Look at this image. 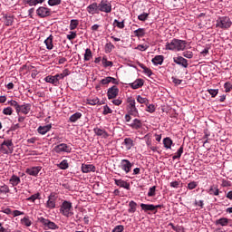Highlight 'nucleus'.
<instances>
[{
	"mask_svg": "<svg viewBox=\"0 0 232 232\" xmlns=\"http://www.w3.org/2000/svg\"><path fill=\"white\" fill-rule=\"evenodd\" d=\"M186 44H188V42L174 38L166 44L165 49L172 52H180L186 49Z\"/></svg>",
	"mask_w": 232,
	"mask_h": 232,
	"instance_id": "obj_1",
	"label": "nucleus"
},
{
	"mask_svg": "<svg viewBox=\"0 0 232 232\" xmlns=\"http://www.w3.org/2000/svg\"><path fill=\"white\" fill-rule=\"evenodd\" d=\"M60 213L66 218L73 217V205L68 200H64L60 206Z\"/></svg>",
	"mask_w": 232,
	"mask_h": 232,
	"instance_id": "obj_2",
	"label": "nucleus"
},
{
	"mask_svg": "<svg viewBox=\"0 0 232 232\" xmlns=\"http://www.w3.org/2000/svg\"><path fill=\"white\" fill-rule=\"evenodd\" d=\"M232 26V21L229 16H219L216 21V28H221V30H229Z\"/></svg>",
	"mask_w": 232,
	"mask_h": 232,
	"instance_id": "obj_3",
	"label": "nucleus"
},
{
	"mask_svg": "<svg viewBox=\"0 0 232 232\" xmlns=\"http://www.w3.org/2000/svg\"><path fill=\"white\" fill-rule=\"evenodd\" d=\"M127 111L129 115H132V117H139V109H137V102L133 97L127 98Z\"/></svg>",
	"mask_w": 232,
	"mask_h": 232,
	"instance_id": "obj_4",
	"label": "nucleus"
},
{
	"mask_svg": "<svg viewBox=\"0 0 232 232\" xmlns=\"http://www.w3.org/2000/svg\"><path fill=\"white\" fill-rule=\"evenodd\" d=\"M98 6L100 8V13L102 14H111L112 5L111 1L110 0H100L98 3Z\"/></svg>",
	"mask_w": 232,
	"mask_h": 232,
	"instance_id": "obj_5",
	"label": "nucleus"
},
{
	"mask_svg": "<svg viewBox=\"0 0 232 232\" xmlns=\"http://www.w3.org/2000/svg\"><path fill=\"white\" fill-rule=\"evenodd\" d=\"M57 198H59L57 193L51 192V194L48 196V200L45 204V208H47L48 209H55L57 206Z\"/></svg>",
	"mask_w": 232,
	"mask_h": 232,
	"instance_id": "obj_6",
	"label": "nucleus"
},
{
	"mask_svg": "<svg viewBox=\"0 0 232 232\" xmlns=\"http://www.w3.org/2000/svg\"><path fill=\"white\" fill-rule=\"evenodd\" d=\"M38 222H40V224H43V226H44V227H47L48 229H59V226L55 224V222H53L50 219H46L43 217L38 218Z\"/></svg>",
	"mask_w": 232,
	"mask_h": 232,
	"instance_id": "obj_7",
	"label": "nucleus"
},
{
	"mask_svg": "<svg viewBox=\"0 0 232 232\" xmlns=\"http://www.w3.org/2000/svg\"><path fill=\"white\" fill-rule=\"evenodd\" d=\"M36 14L38 15V17H41V19L50 17V15H52V9L44 6H40L36 9Z\"/></svg>",
	"mask_w": 232,
	"mask_h": 232,
	"instance_id": "obj_8",
	"label": "nucleus"
},
{
	"mask_svg": "<svg viewBox=\"0 0 232 232\" xmlns=\"http://www.w3.org/2000/svg\"><path fill=\"white\" fill-rule=\"evenodd\" d=\"M55 153H72V147L66 143H60L54 147Z\"/></svg>",
	"mask_w": 232,
	"mask_h": 232,
	"instance_id": "obj_9",
	"label": "nucleus"
},
{
	"mask_svg": "<svg viewBox=\"0 0 232 232\" xmlns=\"http://www.w3.org/2000/svg\"><path fill=\"white\" fill-rule=\"evenodd\" d=\"M119 168H121L122 171L128 174L130 173V171H131V168H133V163H131V161L129 160H121Z\"/></svg>",
	"mask_w": 232,
	"mask_h": 232,
	"instance_id": "obj_10",
	"label": "nucleus"
},
{
	"mask_svg": "<svg viewBox=\"0 0 232 232\" xmlns=\"http://www.w3.org/2000/svg\"><path fill=\"white\" fill-rule=\"evenodd\" d=\"M32 110V104L24 102L22 105H19L16 111L17 115L23 113L24 115H28Z\"/></svg>",
	"mask_w": 232,
	"mask_h": 232,
	"instance_id": "obj_11",
	"label": "nucleus"
},
{
	"mask_svg": "<svg viewBox=\"0 0 232 232\" xmlns=\"http://www.w3.org/2000/svg\"><path fill=\"white\" fill-rule=\"evenodd\" d=\"M41 169H43L41 166L30 167L25 169V173L31 177H38L39 173H41Z\"/></svg>",
	"mask_w": 232,
	"mask_h": 232,
	"instance_id": "obj_12",
	"label": "nucleus"
},
{
	"mask_svg": "<svg viewBox=\"0 0 232 232\" xmlns=\"http://www.w3.org/2000/svg\"><path fill=\"white\" fill-rule=\"evenodd\" d=\"M87 12L88 14H91V15H95V14H101L99 3L93 2L92 4L89 5L87 6Z\"/></svg>",
	"mask_w": 232,
	"mask_h": 232,
	"instance_id": "obj_13",
	"label": "nucleus"
},
{
	"mask_svg": "<svg viewBox=\"0 0 232 232\" xmlns=\"http://www.w3.org/2000/svg\"><path fill=\"white\" fill-rule=\"evenodd\" d=\"M117 95H119V87H117V85H113L108 89L107 97L109 101H111V99H115Z\"/></svg>",
	"mask_w": 232,
	"mask_h": 232,
	"instance_id": "obj_14",
	"label": "nucleus"
},
{
	"mask_svg": "<svg viewBox=\"0 0 232 232\" xmlns=\"http://www.w3.org/2000/svg\"><path fill=\"white\" fill-rule=\"evenodd\" d=\"M93 132L95 133V135H97V137H102V139H108V137H110L108 131L99 127L94 128Z\"/></svg>",
	"mask_w": 232,
	"mask_h": 232,
	"instance_id": "obj_15",
	"label": "nucleus"
},
{
	"mask_svg": "<svg viewBox=\"0 0 232 232\" xmlns=\"http://www.w3.org/2000/svg\"><path fill=\"white\" fill-rule=\"evenodd\" d=\"M173 62L176 64H179V66H182L183 68H188V61L182 56L174 57Z\"/></svg>",
	"mask_w": 232,
	"mask_h": 232,
	"instance_id": "obj_16",
	"label": "nucleus"
},
{
	"mask_svg": "<svg viewBox=\"0 0 232 232\" xmlns=\"http://www.w3.org/2000/svg\"><path fill=\"white\" fill-rule=\"evenodd\" d=\"M82 171L83 173H91V171H92V173H95L96 168L93 164L82 163Z\"/></svg>",
	"mask_w": 232,
	"mask_h": 232,
	"instance_id": "obj_17",
	"label": "nucleus"
},
{
	"mask_svg": "<svg viewBox=\"0 0 232 232\" xmlns=\"http://www.w3.org/2000/svg\"><path fill=\"white\" fill-rule=\"evenodd\" d=\"M114 184L119 188H123L124 189L130 190V183L127 181H124V179H114Z\"/></svg>",
	"mask_w": 232,
	"mask_h": 232,
	"instance_id": "obj_18",
	"label": "nucleus"
},
{
	"mask_svg": "<svg viewBox=\"0 0 232 232\" xmlns=\"http://www.w3.org/2000/svg\"><path fill=\"white\" fill-rule=\"evenodd\" d=\"M9 184H11L13 188H15V186H19V184H21V178H19L15 174H13L9 179Z\"/></svg>",
	"mask_w": 232,
	"mask_h": 232,
	"instance_id": "obj_19",
	"label": "nucleus"
},
{
	"mask_svg": "<svg viewBox=\"0 0 232 232\" xmlns=\"http://www.w3.org/2000/svg\"><path fill=\"white\" fill-rule=\"evenodd\" d=\"M52 130V124H47L45 126H39L37 131L40 135H46L48 131Z\"/></svg>",
	"mask_w": 232,
	"mask_h": 232,
	"instance_id": "obj_20",
	"label": "nucleus"
},
{
	"mask_svg": "<svg viewBox=\"0 0 232 232\" xmlns=\"http://www.w3.org/2000/svg\"><path fill=\"white\" fill-rule=\"evenodd\" d=\"M129 126L132 130H140L142 128V121L139 119H134Z\"/></svg>",
	"mask_w": 232,
	"mask_h": 232,
	"instance_id": "obj_21",
	"label": "nucleus"
},
{
	"mask_svg": "<svg viewBox=\"0 0 232 232\" xmlns=\"http://www.w3.org/2000/svg\"><path fill=\"white\" fill-rule=\"evenodd\" d=\"M144 86V80L137 79L132 83H130V87L132 90H139V88H142Z\"/></svg>",
	"mask_w": 232,
	"mask_h": 232,
	"instance_id": "obj_22",
	"label": "nucleus"
},
{
	"mask_svg": "<svg viewBox=\"0 0 232 232\" xmlns=\"http://www.w3.org/2000/svg\"><path fill=\"white\" fill-rule=\"evenodd\" d=\"M44 44L47 50H53V35L51 34L50 36H48L44 40Z\"/></svg>",
	"mask_w": 232,
	"mask_h": 232,
	"instance_id": "obj_23",
	"label": "nucleus"
},
{
	"mask_svg": "<svg viewBox=\"0 0 232 232\" xmlns=\"http://www.w3.org/2000/svg\"><path fill=\"white\" fill-rule=\"evenodd\" d=\"M140 208H141L142 211H144L145 213H148V211H153L155 213V205H153V204L141 203Z\"/></svg>",
	"mask_w": 232,
	"mask_h": 232,
	"instance_id": "obj_24",
	"label": "nucleus"
},
{
	"mask_svg": "<svg viewBox=\"0 0 232 232\" xmlns=\"http://www.w3.org/2000/svg\"><path fill=\"white\" fill-rule=\"evenodd\" d=\"M44 81L45 82H48L49 84H53V86H59V83L57 82V80L55 78V75L53 76V75H48L46 76Z\"/></svg>",
	"mask_w": 232,
	"mask_h": 232,
	"instance_id": "obj_25",
	"label": "nucleus"
},
{
	"mask_svg": "<svg viewBox=\"0 0 232 232\" xmlns=\"http://www.w3.org/2000/svg\"><path fill=\"white\" fill-rule=\"evenodd\" d=\"M152 63L155 66H160L162 65V63H164V56L163 55H156L152 60H151Z\"/></svg>",
	"mask_w": 232,
	"mask_h": 232,
	"instance_id": "obj_26",
	"label": "nucleus"
},
{
	"mask_svg": "<svg viewBox=\"0 0 232 232\" xmlns=\"http://www.w3.org/2000/svg\"><path fill=\"white\" fill-rule=\"evenodd\" d=\"M216 226H222V227H226L229 224V219L227 218H220L215 221Z\"/></svg>",
	"mask_w": 232,
	"mask_h": 232,
	"instance_id": "obj_27",
	"label": "nucleus"
},
{
	"mask_svg": "<svg viewBox=\"0 0 232 232\" xmlns=\"http://www.w3.org/2000/svg\"><path fill=\"white\" fill-rule=\"evenodd\" d=\"M138 65L140 66V68H142L143 73H145V75H147L148 77H151V75H153V71L146 67L143 63L138 62Z\"/></svg>",
	"mask_w": 232,
	"mask_h": 232,
	"instance_id": "obj_28",
	"label": "nucleus"
},
{
	"mask_svg": "<svg viewBox=\"0 0 232 232\" xmlns=\"http://www.w3.org/2000/svg\"><path fill=\"white\" fill-rule=\"evenodd\" d=\"M2 145L9 150V153H14V142H12V140H4Z\"/></svg>",
	"mask_w": 232,
	"mask_h": 232,
	"instance_id": "obj_29",
	"label": "nucleus"
},
{
	"mask_svg": "<svg viewBox=\"0 0 232 232\" xmlns=\"http://www.w3.org/2000/svg\"><path fill=\"white\" fill-rule=\"evenodd\" d=\"M173 144V140L171 138L167 137L163 139V146L166 148V150H171V146Z\"/></svg>",
	"mask_w": 232,
	"mask_h": 232,
	"instance_id": "obj_30",
	"label": "nucleus"
},
{
	"mask_svg": "<svg viewBox=\"0 0 232 232\" xmlns=\"http://www.w3.org/2000/svg\"><path fill=\"white\" fill-rule=\"evenodd\" d=\"M4 23L5 26H12L14 24V16L5 14Z\"/></svg>",
	"mask_w": 232,
	"mask_h": 232,
	"instance_id": "obj_31",
	"label": "nucleus"
},
{
	"mask_svg": "<svg viewBox=\"0 0 232 232\" xmlns=\"http://www.w3.org/2000/svg\"><path fill=\"white\" fill-rule=\"evenodd\" d=\"M137 211V202L131 200L129 203L128 213H135Z\"/></svg>",
	"mask_w": 232,
	"mask_h": 232,
	"instance_id": "obj_32",
	"label": "nucleus"
},
{
	"mask_svg": "<svg viewBox=\"0 0 232 232\" xmlns=\"http://www.w3.org/2000/svg\"><path fill=\"white\" fill-rule=\"evenodd\" d=\"M135 37H144L146 35V29L139 28L133 32Z\"/></svg>",
	"mask_w": 232,
	"mask_h": 232,
	"instance_id": "obj_33",
	"label": "nucleus"
},
{
	"mask_svg": "<svg viewBox=\"0 0 232 232\" xmlns=\"http://www.w3.org/2000/svg\"><path fill=\"white\" fill-rule=\"evenodd\" d=\"M123 144L126 146L127 150H131V148H133V140H131V138H125Z\"/></svg>",
	"mask_w": 232,
	"mask_h": 232,
	"instance_id": "obj_34",
	"label": "nucleus"
},
{
	"mask_svg": "<svg viewBox=\"0 0 232 232\" xmlns=\"http://www.w3.org/2000/svg\"><path fill=\"white\" fill-rule=\"evenodd\" d=\"M81 117H82V113L76 112V113L71 115V117L69 118V121H70V122H77V121H79V119H81Z\"/></svg>",
	"mask_w": 232,
	"mask_h": 232,
	"instance_id": "obj_35",
	"label": "nucleus"
},
{
	"mask_svg": "<svg viewBox=\"0 0 232 232\" xmlns=\"http://www.w3.org/2000/svg\"><path fill=\"white\" fill-rule=\"evenodd\" d=\"M57 168H59L60 169H68V168H70L68 160H63L61 163L57 164Z\"/></svg>",
	"mask_w": 232,
	"mask_h": 232,
	"instance_id": "obj_36",
	"label": "nucleus"
},
{
	"mask_svg": "<svg viewBox=\"0 0 232 232\" xmlns=\"http://www.w3.org/2000/svg\"><path fill=\"white\" fill-rule=\"evenodd\" d=\"M102 64L104 68H108L113 66V62L108 61V58H106V56H103L102 59Z\"/></svg>",
	"mask_w": 232,
	"mask_h": 232,
	"instance_id": "obj_37",
	"label": "nucleus"
},
{
	"mask_svg": "<svg viewBox=\"0 0 232 232\" xmlns=\"http://www.w3.org/2000/svg\"><path fill=\"white\" fill-rule=\"evenodd\" d=\"M26 200L28 202H35L36 200H41V193H35L32 195L31 197L27 198Z\"/></svg>",
	"mask_w": 232,
	"mask_h": 232,
	"instance_id": "obj_38",
	"label": "nucleus"
},
{
	"mask_svg": "<svg viewBox=\"0 0 232 232\" xmlns=\"http://www.w3.org/2000/svg\"><path fill=\"white\" fill-rule=\"evenodd\" d=\"M136 101L137 102H139L140 104H146V106H148L149 102H150V100H148V98H144L140 95H138L136 97Z\"/></svg>",
	"mask_w": 232,
	"mask_h": 232,
	"instance_id": "obj_39",
	"label": "nucleus"
},
{
	"mask_svg": "<svg viewBox=\"0 0 232 232\" xmlns=\"http://www.w3.org/2000/svg\"><path fill=\"white\" fill-rule=\"evenodd\" d=\"M92 57H93V54L92 53V49L87 48L85 50V53H84V57H83L84 61H91L92 59Z\"/></svg>",
	"mask_w": 232,
	"mask_h": 232,
	"instance_id": "obj_40",
	"label": "nucleus"
},
{
	"mask_svg": "<svg viewBox=\"0 0 232 232\" xmlns=\"http://www.w3.org/2000/svg\"><path fill=\"white\" fill-rule=\"evenodd\" d=\"M182 153H184V146H181L176 152V154L172 157L173 160H177V159H180L182 157Z\"/></svg>",
	"mask_w": 232,
	"mask_h": 232,
	"instance_id": "obj_41",
	"label": "nucleus"
},
{
	"mask_svg": "<svg viewBox=\"0 0 232 232\" xmlns=\"http://www.w3.org/2000/svg\"><path fill=\"white\" fill-rule=\"evenodd\" d=\"M113 26L116 28H120V30H122L126 25L124 24V20H122L121 22H119V20L115 19L113 21Z\"/></svg>",
	"mask_w": 232,
	"mask_h": 232,
	"instance_id": "obj_42",
	"label": "nucleus"
},
{
	"mask_svg": "<svg viewBox=\"0 0 232 232\" xmlns=\"http://www.w3.org/2000/svg\"><path fill=\"white\" fill-rule=\"evenodd\" d=\"M113 49H115V45H113L111 42H109L105 44V53H111Z\"/></svg>",
	"mask_w": 232,
	"mask_h": 232,
	"instance_id": "obj_43",
	"label": "nucleus"
},
{
	"mask_svg": "<svg viewBox=\"0 0 232 232\" xmlns=\"http://www.w3.org/2000/svg\"><path fill=\"white\" fill-rule=\"evenodd\" d=\"M77 26H79V20L77 19H72L70 21V25H69V29L70 30H75L77 28Z\"/></svg>",
	"mask_w": 232,
	"mask_h": 232,
	"instance_id": "obj_44",
	"label": "nucleus"
},
{
	"mask_svg": "<svg viewBox=\"0 0 232 232\" xmlns=\"http://www.w3.org/2000/svg\"><path fill=\"white\" fill-rule=\"evenodd\" d=\"M21 224H23V226H25L26 227H30V226H32V220H30V218L28 217H24L21 219Z\"/></svg>",
	"mask_w": 232,
	"mask_h": 232,
	"instance_id": "obj_45",
	"label": "nucleus"
},
{
	"mask_svg": "<svg viewBox=\"0 0 232 232\" xmlns=\"http://www.w3.org/2000/svg\"><path fill=\"white\" fill-rule=\"evenodd\" d=\"M208 193L210 195H214L215 197H218V195L220 194V190L217 188L210 187V188L208 189Z\"/></svg>",
	"mask_w": 232,
	"mask_h": 232,
	"instance_id": "obj_46",
	"label": "nucleus"
},
{
	"mask_svg": "<svg viewBox=\"0 0 232 232\" xmlns=\"http://www.w3.org/2000/svg\"><path fill=\"white\" fill-rule=\"evenodd\" d=\"M0 193H3L4 195H6V193H10V188L8 185L4 184L3 186H0Z\"/></svg>",
	"mask_w": 232,
	"mask_h": 232,
	"instance_id": "obj_47",
	"label": "nucleus"
},
{
	"mask_svg": "<svg viewBox=\"0 0 232 232\" xmlns=\"http://www.w3.org/2000/svg\"><path fill=\"white\" fill-rule=\"evenodd\" d=\"M148 17H150V13H142L138 15L139 21H148Z\"/></svg>",
	"mask_w": 232,
	"mask_h": 232,
	"instance_id": "obj_48",
	"label": "nucleus"
},
{
	"mask_svg": "<svg viewBox=\"0 0 232 232\" xmlns=\"http://www.w3.org/2000/svg\"><path fill=\"white\" fill-rule=\"evenodd\" d=\"M49 6H59L61 3H63V0H48Z\"/></svg>",
	"mask_w": 232,
	"mask_h": 232,
	"instance_id": "obj_49",
	"label": "nucleus"
},
{
	"mask_svg": "<svg viewBox=\"0 0 232 232\" xmlns=\"http://www.w3.org/2000/svg\"><path fill=\"white\" fill-rule=\"evenodd\" d=\"M2 113L4 115H12V113H14V109H12V107H5L3 109Z\"/></svg>",
	"mask_w": 232,
	"mask_h": 232,
	"instance_id": "obj_50",
	"label": "nucleus"
},
{
	"mask_svg": "<svg viewBox=\"0 0 232 232\" xmlns=\"http://www.w3.org/2000/svg\"><path fill=\"white\" fill-rule=\"evenodd\" d=\"M100 101L99 98H93V99H88L87 104H90L91 106H95L99 104Z\"/></svg>",
	"mask_w": 232,
	"mask_h": 232,
	"instance_id": "obj_51",
	"label": "nucleus"
},
{
	"mask_svg": "<svg viewBox=\"0 0 232 232\" xmlns=\"http://www.w3.org/2000/svg\"><path fill=\"white\" fill-rule=\"evenodd\" d=\"M7 104H9L10 106H13V108H14L15 111H17V109L20 106L19 102H17L15 100H11V101L7 102Z\"/></svg>",
	"mask_w": 232,
	"mask_h": 232,
	"instance_id": "obj_52",
	"label": "nucleus"
},
{
	"mask_svg": "<svg viewBox=\"0 0 232 232\" xmlns=\"http://www.w3.org/2000/svg\"><path fill=\"white\" fill-rule=\"evenodd\" d=\"M24 5L28 6H37V0H24Z\"/></svg>",
	"mask_w": 232,
	"mask_h": 232,
	"instance_id": "obj_53",
	"label": "nucleus"
},
{
	"mask_svg": "<svg viewBox=\"0 0 232 232\" xmlns=\"http://www.w3.org/2000/svg\"><path fill=\"white\" fill-rule=\"evenodd\" d=\"M110 113H113V111L110 108V106L104 105V106H103L102 114H103V115H108V114H110Z\"/></svg>",
	"mask_w": 232,
	"mask_h": 232,
	"instance_id": "obj_54",
	"label": "nucleus"
},
{
	"mask_svg": "<svg viewBox=\"0 0 232 232\" xmlns=\"http://www.w3.org/2000/svg\"><path fill=\"white\" fill-rule=\"evenodd\" d=\"M77 37V32L71 31L69 34H67V39L69 41H73V39H76Z\"/></svg>",
	"mask_w": 232,
	"mask_h": 232,
	"instance_id": "obj_55",
	"label": "nucleus"
},
{
	"mask_svg": "<svg viewBox=\"0 0 232 232\" xmlns=\"http://www.w3.org/2000/svg\"><path fill=\"white\" fill-rule=\"evenodd\" d=\"M110 82H111L110 76L103 78L100 81V84H102V86H108V84H110Z\"/></svg>",
	"mask_w": 232,
	"mask_h": 232,
	"instance_id": "obj_56",
	"label": "nucleus"
},
{
	"mask_svg": "<svg viewBox=\"0 0 232 232\" xmlns=\"http://www.w3.org/2000/svg\"><path fill=\"white\" fill-rule=\"evenodd\" d=\"M224 88H225L226 93H229V92H231V90H232L231 82H225Z\"/></svg>",
	"mask_w": 232,
	"mask_h": 232,
	"instance_id": "obj_57",
	"label": "nucleus"
},
{
	"mask_svg": "<svg viewBox=\"0 0 232 232\" xmlns=\"http://www.w3.org/2000/svg\"><path fill=\"white\" fill-rule=\"evenodd\" d=\"M208 92L212 98H215L217 95H218V89H208Z\"/></svg>",
	"mask_w": 232,
	"mask_h": 232,
	"instance_id": "obj_58",
	"label": "nucleus"
},
{
	"mask_svg": "<svg viewBox=\"0 0 232 232\" xmlns=\"http://www.w3.org/2000/svg\"><path fill=\"white\" fill-rule=\"evenodd\" d=\"M157 190V187L153 186L150 188L149 192H148V197H155V191Z\"/></svg>",
	"mask_w": 232,
	"mask_h": 232,
	"instance_id": "obj_59",
	"label": "nucleus"
},
{
	"mask_svg": "<svg viewBox=\"0 0 232 232\" xmlns=\"http://www.w3.org/2000/svg\"><path fill=\"white\" fill-rule=\"evenodd\" d=\"M198 186V183L197 181H191L188 184V189H195Z\"/></svg>",
	"mask_w": 232,
	"mask_h": 232,
	"instance_id": "obj_60",
	"label": "nucleus"
},
{
	"mask_svg": "<svg viewBox=\"0 0 232 232\" xmlns=\"http://www.w3.org/2000/svg\"><path fill=\"white\" fill-rule=\"evenodd\" d=\"M124 231V226L122 225H118L116 226L111 232H122Z\"/></svg>",
	"mask_w": 232,
	"mask_h": 232,
	"instance_id": "obj_61",
	"label": "nucleus"
},
{
	"mask_svg": "<svg viewBox=\"0 0 232 232\" xmlns=\"http://www.w3.org/2000/svg\"><path fill=\"white\" fill-rule=\"evenodd\" d=\"M146 111H149V113H154L155 111V105L154 104H147V110Z\"/></svg>",
	"mask_w": 232,
	"mask_h": 232,
	"instance_id": "obj_62",
	"label": "nucleus"
},
{
	"mask_svg": "<svg viewBox=\"0 0 232 232\" xmlns=\"http://www.w3.org/2000/svg\"><path fill=\"white\" fill-rule=\"evenodd\" d=\"M183 57H186L187 59H192L193 58V53L189 51H186L183 53Z\"/></svg>",
	"mask_w": 232,
	"mask_h": 232,
	"instance_id": "obj_63",
	"label": "nucleus"
},
{
	"mask_svg": "<svg viewBox=\"0 0 232 232\" xmlns=\"http://www.w3.org/2000/svg\"><path fill=\"white\" fill-rule=\"evenodd\" d=\"M0 151H2V153L8 155L10 153V150L5 148V145L0 146Z\"/></svg>",
	"mask_w": 232,
	"mask_h": 232,
	"instance_id": "obj_64",
	"label": "nucleus"
}]
</instances>
